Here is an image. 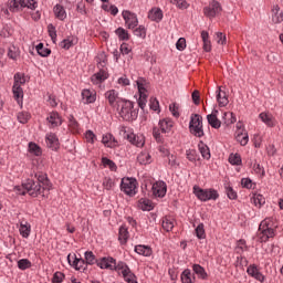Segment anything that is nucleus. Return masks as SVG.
<instances>
[{
  "label": "nucleus",
  "instance_id": "4",
  "mask_svg": "<svg viewBox=\"0 0 283 283\" xmlns=\"http://www.w3.org/2000/svg\"><path fill=\"white\" fill-rule=\"evenodd\" d=\"M271 222H273V218H266L260 223L259 231L261 232L259 238L261 242H266L270 238L275 237V230H273V223Z\"/></svg>",
  "mask_w": 283,
  "mask_h": 283
},
{
  "label": "nucleus",
  "instance_id": "53",
  "mask_svg": "<svg viewBox=\"0 0 283 283\" xmlns=\"http://www.w3.org/2000/svg\"><path fill=\"white\" fill-rule=\"evenodd\" d=\"M85 260L87 264H96V262H98L92 251L85 252Z\"/></svg>",
  "mask_w": 283,
  "mask_h": 283
},
{
  "label": "nucleus",
  "instance_id": "50",
  "mask_svg": "<svg viewBox=\"0 0 283 283\" xmlns=\"http://www.w3.org/2000/svg\"><path fill=\"white\" fill-rule=\"evenodd\" d=\"M48 32H49V36H51V41H53V43H56V27L50 23L48 25Z\"/></svg>",
  "mask_w": 283,
  "mask_h": 283
},
{
  "label": "nucleus",
  "instance_id": "44",
  "mask_svg": "<svg viewBox=\"0 0 283 283\" xmlns=\"http://www.w3.org/2000/svg\"><path fill=\"white\" fill-rule=\"evenodd\" d=\"M112 138H114V135H112V133L103 135L102 143L103 145H105V147H109L111 149H114V145H112Z\"/></svg>",
  "mask_w": 283,
  "mask_h": 283
},
{
  "label": "nucleus",
  "instance_id": "32",
  "mask_svg": "<svg viewBox=\"0 0 283 283\" xmlns=\"http://www.w3.org/2000/svg\"><path fill=\"white\" fill-rule=\"evenodd\" d=\"M201 39L203 42V50L205 52H211V41H209V32L202 31Z\"/></svg>",
  "mask_w": 283,
  "mask_h": 283
},
{
  "label": "nucleus",
  "instance_id": "40",
  "mask_svg": "<svg viewBox=\"0 0 283 283\" xmlns=\"http://www.w3.org/2000/svg\"><path fill=\"white\" fill-rule=\"evenodd\" d=\"M222 119L226 125H233L238 119L235 118V114L233 113H223Z\"/></svg>",
  "mask_w": 283,
  "mask_h": 283
},
{
  "label": "nucleus",
  "instance_id": "9",
  "mask_svg": "<svg viewBox=\"0 0 283 283\" xmlns=\"http://www.w3.org/2000/svg\"><path fill=\"white\" fill-rule=\"evenodd\" d=\"M96 264L99 269H108L109 271H116V266H118L114 258H102L96 261Z\"/></svg>",
  "mask_w": 283,
  "mask_h": 283
},
{
  "label": "nucleus",
  "instance_id": "18",
  "mask_svg": "<svg viewBox=\"0 0 283 283\" xmlns=\"http://www.w3.org/2000/svg\"><path fill=\"white\" fill-rule=\"evenodd\" d=\"M53 12L55 14V19H59V21H65V19H67V12H65V8L61 4H55Z\"/></svg>",
  "mask_w": 283,
  "mask_h": 283
},
{
  "label": "nucleus",
  "instance_id": "51",
  "mask_svg": "<svg viewBox=\"0 0 283 283\" xmlns=\"http://www.w3.org/2000/svg\"><path fill=\"white\" fill-rule=\"evenodd\" d=\"M197 156H198V151L196 149H188V150H186V158L190 163H196Z\"/></svg>",
  "mask_w": 283,
  "mask_h": 283
},
{
  "label": "nucleus",
  "instance_id": "62",
  "mask_svg": "<svg viewBox=\"0 0 283 283\" xmlns=\"http://www.w3.org/2000/svg\"><path fill=\"white\" fill-rule=\"evenodd\" d=\"M191 98L195 105H200V91L195 90L191 94Z\"/></svg>",
  "mask_w": 283,
  "mask_h": 283
},
{
  "label": "nucleus",
  "instance_id": "36",
  "mask_svg": "<svg viewBox=\"0 0 283 283\" xmlns=\"http://www.w3.org/2000/svg\"><path fill=\"white\" fill-rule=\"evenodd\" d=\"M193 280H196V277H193L190 270H185L181 273V282L182 283H193Z\"/></svg>",
  "mask_w": 283,
  "mask_h": 283
},
{
  "label": "nucleus",
  "instance_id": "34",
  "mask_svg": "<svg viewBox=\"0 0 283 283\" xmlns=\"http://www.w3.org/2000/svg\"><path fill=\"white\" fill-rule=\"evenodd\" d=\"M200 125H202V117L200 116V114H196V113L191 114L189 128L200 126Z\"/></svg>",
  "mask_w": 283,
  "mask_h": 283
},
{
  "label": "nucleus",
  "instance_id": "59",
  "mask_svg": "<svg viewBox=\"0 0 283 283\" xmlns=\"http://www.w3.org/2000/svg\"><path fill=\"white\" fill-rule=\"evenodd\" d=\"M123 280L127 283H138L136 274H134L132 271Z\"/></svg>",
  "mask_w": 283,
  "mask_h": 283
},
{
  "label": "nucleus",
  "instance_id": "58",
  "mask_svg": "<svg viewBox=\"0 0 283 283\" xmlns=\"http://www.w3.org/2000/svg\"><path fill=\"white\" fill-rule=\"evenodd\" d=\"M169 111L175 118H180V113L178 112V103H172L169 105Z\"/></svg>",
  "mask_w": 283,
  "mask_h": 283
},
{
  "label": "nucleus",
  "instance_id": "24",
  "mask_svg": "<svg viewBox=\"0 0 283 283\" xmlns=\"http://www.w3.org/2000/svg\"><path fill=\"white\" fill-rule=\"evenodd\" d=\"M12 93L18 103H23V87L20 84H13Z\"/></svg>",
  "mask_w": 283,
  "mask_h": 283
},
{
  "label": "nucleus",
  "instance_id": "13",
  "mask_svg": "<svg viewBox=\"0 0 283 283\" xmlns=\"http://www.w3.org/2000/svg\"><path fill=\"white\" fill-rule=\"evenodd\" d=\"M247 273L251 277H254V280H258V282H264V274L262 272H260V269H258V265L251 264L247 269Z\"/></svg>",
  "mask_w": 283,
  "mask_h": 283
},
{
  "label": "nucleus",
  "instance_id": "8",
  "mask_svg": "<svg viewBox=\"0 0 283 283\" xmlns=\"http://www.w3.org/2000/svg\"><path fill=\"white\" fill-rule=\"evenodd\" d=\"M34 180L36 185H41L42 189L45 191H50L52 189V181H50V178H48V174L39 172L35 174Z\"/></svg>",
  "mask_w": 283,
  "mask_h": 283
},
{
  "label": "nucleus",
  "instance_id": "61",
  "mask_svg": "<svg viewBox=\"0 0 283 283\" xmlns=\"http://www.w3.org/2000/svg\"><path fill=\"white\" fill-rule=\"evenodd\" d=\"M210 7H211L212 11H214V13H217V14H219V12H222V7L220 6V2H218L216 0L210 3Z\"/></svg>",
  "mask_w": 283,
  "mask_h": 283
},
{
  "label": "nucleus",
  "instance_id": "42",
  "mask_svg": "<svg viewBox=\"0 0 283 283\" xmlns=\"http://www.w3.org/2000/svg\"><path fill=\"white\" fill-rule=\"evenodd\" d=\"M229 163L230 165L240 166L242 165V157L240 156V154H230Z\"/></svg>",
  "mask_w": 283,
  "mask_h": 283
},
{
  "label": "nucleus",
  "instance_id": "63",
  "mask_svg": "<svg viewBox=\"0 0 283 283\" xmlns=\"http://www.w3.org/2000/svg\"><path fill=\"white\" fill-rule=\"evenodd\" d=\"M103 186L105 187V189H107V191H109L112 187H114V180H112V178L109 177H106L103 181Z\"/></svg>",
  "mask_w": 283,
  "mask_h": 283
},
{
  "label": "nucleus",
  "instance_id": "56",
  "mask_svg": "<svg viewBox=\"0 0 283 283\" xmlns=\"http://www.w3.org/2000/svg\"><path fill=\"white\" fill-rule=\"evenodd\" d=\"M187 48V40L185 38H179L176 43V49L179 50V52H182Z\"/></svg>",
  "mask_w": 283,
  "mask_h": 283
},
{
  "label": "nucleus",
  "instance_id": "22",
  "mask_svg": "<svg viewBox=\"0 0 283 283\" xmlns=\"http://www.w3.org/2000/svg\"><path fill=\"white\" fill-rule=\"evenodd\" d=\"M25 8V0H12L9 2V10L11 12H19Z\"/></svg>",
  "mask_w": 283,
  "mask_h": 283
},
{
  "label": "nucleus",
  "instance_id": "14",
  "mask_svg": "<svg viewBox=\"0 0 283 283\" xmlns=\"http://www.w3.org/2000/svg\"><path fill=\"white\" fill-rule=\"evenodd\" d=\"M107 78H109V74L104 69H101L99 72L92 75L91 81L94 85H98V83H103Z\"/></svg>",
  "mask_w": 283,
  "mask_h": 283
},
{
  "label": "nucleus",
  "instance_id": "46",
  "mask_svg": "<svg viewBox=\"0 0 283 283\" xmlns=\"http://www.w3.org/2000/svg\"><path fill=\"white\" fill-rule=\"evenodd\" d=\"M226 193L228 196V198L230 200H237L238 199V192H235V190H233V187L229 186L228 184H226Z\"/></svg>",
  "mask_w": 283,
  "mask_h": 283
},
{
  "label": "nucleus",
  "instance_id": "23",
  "mask_svg": "<svg viewBox=\"0 0 283 283\" xmlns=\"http://www.w3.org/2000/svg\"><path fill=\"white\" fill-rule=\"evenodd\" d=\"M207 120L213 129H220L222 127V122L218 119V115L209 114L207 115Z\"/></svg>",
  "mask_w": 283,
  "mask_h": 283
},
{
  "label": "nucleus",
  "instance_id": "37",
  "mask_svg": "<svg viewBox=\"0 0 283 283\" xmlns=\"http://www.w3.org/2000/svg\"><path fill=\"white\" fill-rule=\"evenodd\" d=\"M259 118H261L262 123H265L268 127H274L275 124H273V116L266 114V113H261L259 115Z\"/></svg>",
  "mask_w": 283,
  "mask_h": 283
},
{
  "label": "nucleus",
  "instance_id": "39",
  "mask_svg": "<svg viewBox=\"0 0 283 283\" xmlns=\"http://www.w3.org/2000/svg\"><path fill=\"white\" fill-rule=\"evenodd\" d=\"M235 138L240 143V145H242V147L249 144V134L247 133L244 134L242 132H239L237 133Z\"/></svg>",
  "mask_w": 283,
  "mask_h": 283
},
{
  "label": "nucleus",
  "instance_id": "54",
  "mask_svg": "<svg viewBox=\"0 0 283 283\" xmlns=\"http://www.w3.org/2000/svg\"><path fill=\"white\" fill-rule=\"evenodd\" d=\"M20 233L22 238H29L30 237V226L28 224H20Z\"/></svg>",
  "mask_w": 283,
  "mask_h": 283
},
{
  "label": "nucleus",
  "instance_id": "35",
  "mask_svg": "<svg viewBox=\"0 0 283 283\" xmlns=\"http://www.w3.org/2000/svg\"><path fill=\"white\" fill-rule=\"evenodd\" d=\"M102 165L103 167H108L111 171H116V169H118V167L116 166V163H114V160L107 157L102 158Z\"/></svg>",
  "mask_w": 283,
  "mask_h": 283
},
{
  "label": "nucleus",
  "instance_id": "45",
  "mask_svg": "<svg viewBox=\"0 0 283 283\" xmlns=\"http://www.w3.org/2000/svg\"><path fill=\"white\" fill-rule=\"evenodd\" d=\"M134 34L139 39H145L147 36V29L145 28V25H139L134 30Z\"/></svg>",
  "mask_w": 283,
  "mask_h": 283
},
{
  "label": "nucleus",
  "instance_id": "29",
  "mask_svg": "<svg viewBox=\"0 0 283 283\" xmlns=\"http://www.w3.org/2000/svg\"><path fill=\"white\" fill-rule=\"evenodd\" d=\"M273 15H272V21L273 23H282L283 21V12L280 11V6H274L272 9Z\"/></svg>",
  "mask_w": 283,
  "mask_h": 283
},
{
  "label": "nucleus",
  "instance_id": "3",
  "mask_svg": "<svg viewBox=\"0 0 283 283\" xmlns=\"http://www.w3.org/2000/svg\"><path fill=\"white\" fill-rule=\"evenodd\" d=\"M193 193L197 196L198 200H201V202H208V200H218L220 198V193H218V190L213 188L202 189L199 186H195Z\"/></svg>",
  "mask_w": 283,
  "mask_h": 283
},
{
  "label": "nucleus",
  "instance_id": "7",
  "mask_svg": "<svg viewBox=\"0 0 283 283\" xmlns=\"http://www.w3.org/2000/svg\"><path fill=\"white\" fill-rule=\"evenodd\" d=\"M123 19L128 28V30H134L138 27V15L132 11L124 10L122 12Z\"/></svg>",
  "mask_w": 283,
  "mask_h": 283
},
{
  "label": "nucleus",
  "instance_id": "48",
  "mask_svg": "<svg viewBox=\"0 0 283 283\" xmlns=\"http://www.w3.org/2000/svg\"><path fill=\"white\" fill-rule=\"evenodd\" d=\"M14 83L15 85H25V74L23 73H15L14 76Z\"/></svg>",
  "mask_w": 283,
  "mask_h": 283
},
{
  "label": "nucleus",
  "instance_id": "11",
  "mask_svg": "<svg viewBox=\"0 0 283 283\" xmlns=\"http://www.w3.org/2000/svg\"><path fill=\"white\" fill-rule=\"evenodd\" d=\"M124 138H127L132 145L136 147H143L145 145V137L143 135L138 136L134 133H124Z\"/></svg>",
  "mask_w": 283,
  "mask_h": 283
},
{
  "label": "nucleus",
  "instance_id": "19",
  "mask_svg": "<svg viewBox=\"0 0 283 283\" xmlns=\"http://www.w3.org/2000/svg\"><path fill=\"white\" fill-rule=\"evenodd\" d=\"M46 120L52 125V127H59L63 125V119H61V116L56 112L50 113L49 117H46Z\"/></svg>",
  "mask_w": 283,
  "mask_h": 283
},
{
  "label": "nucleus",
  "instance_id": "21",
  "mask_svg": "<svg viewBox=\"0 0 283 283\" xmlns=\"http://www.w3.org/2000/svg\"><path fill=\"white\" fill-rule=\"evenodd\" d=\"M116 273H118V275H122V277L124 279L128 273L132 272V269H129V265H127V263L125 262H118L117 266L115 268Z\"/></svg>",
  "mask_w": 283,
  "mask_h": 283
},
{
  "label": "nucleus",
  "instance_id": "60",
  "mask_svg": "<svg viewBox=\"0 0 283 283\" xmlns=\"http://www.w3.org/2000/svg\"><path fill=\"white\" fill-rule=\"evenodd\" d=\"M97 59L98 67H105L107 65V55H105V53L99 54Z\"/></svg>",
  "mask_w": 283,
  "mask_h": 283
},
{
  "label": "nucleus",
  "instance_id": "6",
  "mask_svg": "<svg viewBox=\"0 0 283 283\" xmlns=\"http://www.w3.org/2000/svg\"><path fill=\"white\" fill-rule=\"evenodd\" d=\"M136 85H137V90L139 92V98L137 99L138 107L140 109H145V107L147 105V88L145 87V85H147V80L139 77L136 81Z\"/></svg>",
  "mask_w": 283,
  "mask_h": 283
},
{
  "label": "nucleus",
  "instance_id": "64",
  "mask_svg": "<svg viewBox=\"0 0 283 283\" xmlns=\"http://www.w3.org/2000/svg\"><path fill=\"white\" fill-rule=\"evenodd\" d=\"M163 229H165V231H171V229H174V222L169 221V219H165L163 221Z\"/></svg>",
  "mask_w": 283,
  "mask_h": 283
},
{
  "label": "nucleus",
  "instance_id": "2",
  "mask_svg": "<svg viewBox=\"0 0 283 283\" xmlns=\"http://www.w3.org/2000/svg\"><path fill=\"white\" fill-rule=\"evenodd\" d=\"M124 105H122V108L119 111V116L123 118V120H136L138 118V111L134 109V102L129 99H120Z\"/></svg>",
  "mask_w": 283,
  "mask_h": 283
},
{
  "label": "nucleus",
  "instance_id": "52",
  "mask_svg": "<svg viewBox=\"0 0 283 283\" xmlns=\"http://www.w3.org/2000/svg\"><path fill=\"white\" fill-rule=\"evenodd\" d=\"M65 280V274L63 272H55L52 277V283H63Z\"/></svg>",
  "mask_w": 283,
  "mask_h": 283
},
{
  "label": "nucleus",
  "instance_id": "12",
  "mask_svg": "<svg viewBox=\"0 0 283 283\" xmlns=\"http://www.w3.org/2000/svg\"><path fill=\"white\" fill-rule=\"evenodd\" d=\"M153 195L156 198H165L167 196V184L165 181H158L153 185Z\"/></svg>",
  "mask_w": 283,
  "mask_h": 283
},
{
  "label": "nucleus",
  "instance_id": "31",
  "mask_svg": "<svg viewBox=\"0 0 283 283\" xmlns=\"http://www.w3.org/2000/svg\"><path fill=\"white\" fill-rule=\"evenodd\" d=\"M190 134H192V136H196V138H202V136H205V128L201 125L199 126H192L189 128Z\"/></svg>",
  "mask_w": 283,
  "mask_h": 283
},
{
  "label": "nucleus",
  "instance_id": "38",
  "mask_svg": "<svg viewBox=\"0 0 283 283\" xmlns=\"http://www.w3.org/2000/svg\"><path fill=\"white\" fill-rule=\"evenodd\" d=\"M192 270L198 275V277H201V280H205L207 277V272L205 271V268H202L199 264H193Z\"/></svg>",
  "mask_w": 283,
  "mask_h": 283
},
{
  "label": "nucleus",
  "instance_id": "5",
  "mask_svg": "<svg viewBox=\"0 0 283 283\" xmlns=\"http://www.w3.org/2000/svg\"><path fill=\"white\" fill-rule=\"evenodd\" d=\"M136 185H138V181H136V178H133V177L122 178L120 191H123L124 193H126V196H129L132 198L136 196Z\"/></svg>",
  "mask_w": 283,
  "mask_h": 283
},
{
  "label": "nucleus",
  "instance_id": "41",
  "mask_svg": "<svg viewBox=\"0 0 283 283\" xmlns=\"http://www.w3.org/2000/svg\"><path fill=\"white\" fill-rule=\"evenodd\" d=\"M29 151H30V154H33L34 156H41V154H43V151L41 150V147L32 142L29 143Z\"/></svg>",
  "mask_w": 283,
  "mask_h": 283
},
{
  "label": "nucleus",
  "instance_id": "1",
  "mask_svg": "<svg viewBox=\"0 0 283 283\" xmlns=\"http://www.w3.org/2000/svg\"><path fill=\"white\" fill-rule=\"evenodd\" d=\"M14 190L19 196H25V193H29L31 198H39V196H42L45 191L43 186L36 184L34 179H27L22 182V188L21 186H15Z\"/></svg>",
  "mask_w": 283,
  "mask_h": 283
},
{
  "label": "nucleus",
  "instance_id": "49",
  "mask_svg": "<svg viewBox=\"0 0 283 283\" xmlns=\"http://www.w3.org/2000/svg\"><path fill=\"white\" fill-rule=\"evenodd\" d=\"M17 118H18L19 123H21L22 125H25V123H28L30 120V113H28V112L18 113Z\"/></svg>",
  "mask_w": 283,
  "mask_h": 283
},
{
  "label": "nucleus",
  "instance_id": "43",
  "mask_svg": "<svg viewBox=\"0 0 283 283\" xmlns=\"http://www.w3.org/2000/svg\"><path fill=\"white\" fill-rule=\"evenodd\" d=\"M31 266H32V262H30V260L28 259H21L18 261V269H20V271H25Z\"/></svg>",
  "mask_w": 283,
  "mask_h": 283
},
{
  "label": "nucleus",
  "instance_id": "57",
  "mask_svg": "<svg viewBox=\"0 0 283 283\" xmlns=\"http://www.w3.org/2000/svg\"><path fill=\"white\" fill-rule=\"evenodd\" d=\"M8 56L13 61L17 60V56H19V51H17V46L12 45L8 49Z\"/></svg>",
  "mask_w": 283,
  "mask_h": 283
},
{
  "label": "nucleus",
  "instance_id": "15",
  "mask_svg": "<svg viewBox=\"0 0 283 283\" xmlns=\"http://www.w3.org/2000/svg\"><path fill=\"white\" fill-rule=\"evenodd\" d=\"M163 9L160 8L155 7L148 11V19L150 21H155V23H160V21H163Z\"/></svg>",
  "mask_w": 283,
  "mask_h": 283
},
{
  "label": "nucleus",
  "instance_id": "25",
  "mask_svg": "<svg viewBox=\"0 0 283 283\" xmlns=\"http://www.w3.org/2000/svg\"><path fill=\"white\" fill-rule=\"evenodd\" d=\"M198 147L202 158L209 160L211 158V150L209 149V146H207L205 142L200 140Z\"/></svg>",
  "mask_w": 283,
  "mask_h": 283
},
{
  "label": "nucleus",
  "instance_id": "28",
  "mask_svg": "<svg viewBox=\"0 0 283 283\" xmlns=\"http://www.w3.org/2000/svg\"><path fill=\"white\" fill-rule=\"evenodd\" d=\"M128 238H129V231L127 230V226L119 227L118 240H119L120 244H126Z\"/></svg>",
  "mask_w": 283,
  "mask_h": 283
},
{
  "label": "nucleus",
  "instance_id": "10",
  "mask_svg": "<svg viewBox=\"0 0 283 283\" xmlns=\"http://www.w3.org/2000/svg\"><path fill=\"white\" fill-rule=\"evenodd\" d=\"M45 140L46 147H49V149H52V151H59V149H61V143L59 142V137L56 136V134H48Z\"/></svg>",
  "mask_w": 283,
  "mask_h": 283
},
{
  "label": "nucleus",
  "instance_id": "26",
  "mask_svg": "<svg viewBox=\"0 0 283 283\" xmlns=\"http://www.w3.org/2000/svg\"><path fill=\"white\" fill-rule=\"evenodd\" d=\"M36 53L39 54V56L42 57H48L52 54V50L45 48V45L43 44V42H40L36 46H35Z\"/></svg>",
  "mask_w": 283,
  "mask_h": 283
},
{
  "label": "nucleus",
  "instance_id": "47",
  "mask_svg": "<svg viewBox=\"0 0 283 283\" xmlns=\"http://www.w3.org/2000/svg\"><path fill=\"white\" fill-rule=\"evenodd\" d=\"M195 233L199 240H202L206 238L205 234V223H199L197 228L195 229Z\"/></svg>",
  "mask_w": 283,
  "mask_h": 283
},
{
  "label": "nucleus",
  "instance_id": "33",
  "mask_svg": "<svg viewBox=\"0 0 283 283\" xmlns=\"http://www.w3.org/2000/svg\"><path fill=\"white\" fill-rule=\"evenodd\" d=\"M115 34L118 36L119 41H129V32L123 29V27L117 28Z\"/></svg>",
  "mask_w": 283,
  "mask_h": 283
},
{
  "label": "nucleus",
  "instance_id": "20",
  "mask_svg": "<svg viewBox=\"0 0 283 283\" xmlns=\"http://www.w3.org/2000/svg\"><path fill=\"white\" fill-rule=\"evenodd\" d=\"M159 127L163 134H169L171 127H174V122L170 118L160 119Z\"/></svg>",
  "mask_w": 283,
  "mask_h": 283
},
{
  "label": "nucleus",
  "instance_id": "55",
  "mask_svg": "<svg viewBox=\"0 0 283 283\" xmlns=\"http://www.w3.org/2000/svg\"><path fill=\"white\" fill-rule=\"evenodd\" d=\"M253 202H254L255 207H258V205H259V207H262V205H265L266 199L262 195H256L253 197Z\"/></svg>",
  "mask_w": 283,
  "mask_h": 283
},
{
  "label": "nucleus",
  "instance_id": "30",
  "mask_svg": "<svg viewBox=\"0 0 283 283\" xmlns=\"http://www.w3.org/2000/svg\"><path fill=\"white\" fill-rule=\"evenodd\" d=\"M82 101L85 104L95 103L96 102V95H93L90 90H84L82 92Z\"/></svg>",
  "mask_w": 283,
  "mask_h": 283
},
{
  "label": "nucleus",
  "instance_id": "17",
  "mask_svg": "<svg viewBox=\"0 0 283 283\" xmlns=\"http://www.w3.org/2000/svg\"><path fill=\"white\" fill-rule=\"evenodd\" d=\"M142 211H154V202L147 198H140L137 205Z\"/></svg>",
  "mask_w": 283,
  "mask_h": 283
},
{
  "label": "nucleus",
  "instance_id": "27",
  "mask_svg": "<svg viewBox=\"0 0 283 283\" xmlns=\"http://www.w3.org/2000/svg\"><path fill=\"white\" fill-rule=\"evenodd\" d=\"M105 98H107L111 107H114L116 101H118V92L116 90H109L105 93Z\"/></svg>",
  "mask_w": 283,
  "mask_h": 283
},
{
  "label": "nucleus",
  "instance_id": "16",
  "mask_svg": "<svg viewBox=\"0 0 283 283\" xmlns=\"http://www.w3.org/2000/svg\"><path fill=\"white\" fill-rule=\"evenodd\" d=\"M217 103L219 107H227L229 105V97H227V92L222 91V87H218L217 90Z\"/></svg>",
  "mask_w": 283,
  "mask_h": 283
}]
</instances>
